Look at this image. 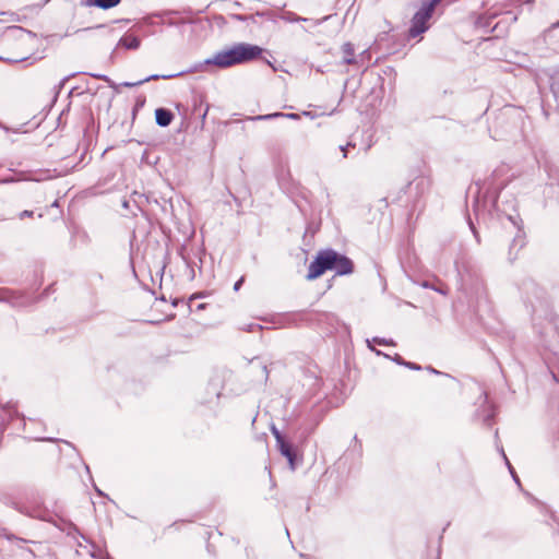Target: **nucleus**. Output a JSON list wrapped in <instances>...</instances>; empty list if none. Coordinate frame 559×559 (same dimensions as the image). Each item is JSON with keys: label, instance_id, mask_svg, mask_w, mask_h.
<instances>
[{"label": "nucleus", "instance_id": "f257e3e1", "mask_svg": "<svg viewBox=\"0 0 559 559\" xmlns=\"http://www.w3.org/2000/svg\"><path fill=\"white\" fill-rule=\"evenodd\" d=\"M262 53V48L257 45L241 43L227 50L217 52L213 58L205 60V64H214L219 68H228L235 64L251 61Z\"/></svg>", "mask_w": 559, "mask_h": 559}, {"label": "nucleus", "instance_id": "f03ea898", "mask_svg": "<svg viewBox=\"0 0 559 559\" xmlns=\"http://www.w3.org/2000/svg\"><path fill=\"white\" fill-rule=\"evenodd\" d=\"M431 185L430 178L423 174L415 176L407 185L400 191L399 200L404 202V206L412 215L418 207L421 197L429 190Z\"/></svg>", "mask_w": 559, "mask_h": 559}, {"label": "nucleus", "instance_id": "7ed1b4c3", "mask_svg": "<svg viewBox=\"0 0 559 559\" xmlns=\"http://www.w3.org/2000/svg\"><path fill=\"white\" fill-rule=\"evenodd\" d=\"M437 5L431 0H421L419 9L411 20L407 32L409 38H416L430 28V20Z\"/></svg>", "mask_w": 559, "mask_h": 559}, {"label": "nucleus", "instance_id": "20e7f679", "mask_svg": "<svg viewBox=\"0 0 559 559\" xmlns=\"http://www.w3.org/2000/svg\"><path fill=\"white\" fill-rule=\"evenodd\" d=\"M335 261V251L323 250L318 253L316 259L310 263L307 278L312 281L320 277L325 271L332 270Z\"/></svg>", "mask_w": 559, "mask_h": 559}, {"label": "nucleus", "instance_id": "39448f33", "mask_svg": "<svg viewBox=\"0 0 559 559\" xmlns=\"http://www.w3.org/2000/svg\"><path fill=\"white\" fill-rule=\"evenodd\" d=\"M543 43L554 50L559 49V21L552 23L542 34Z\"/></svg>", "mask_w": 559, "mask_h": 559}, {"label": "nucleus", "instance_id": "423d86ee", "mask_svg": "<svg viewBox=\"0 0 559 559\" xmlns=\"http://www.w3.org/2000/svg\"><path fill=\"white\" fill-rule=\"evenodd\" d=\"M338 275H345L353 272V263L346 257L340 255L335 252V261L333 262V267Z\"/></svg>", "mask_w": 559, "mask_h": 559}, {"label": "nucleus", "instance_id": "0eeeda50", "mask_svg": "<svg viewBox=\"0 0 559 559\" xmlns=\"http://www.w3.org/2000/svg\"><path fill=\"white\" fill-rule=\"evenodd\" d=\"M522 293L525 295V302L533 305V299L531 297V294L534 295V297L538 298L540 294V288L533 282V281H526L522 284L521 287Z\"/></svg>", "mask_w": 559, "mask_h": 559}, {"label": "nucleus", "instance_id": "6e6552de", "mask_svg": "<svg viewBox=\"0 0 559 559\" xmlns=\"http://www.w3.org/2000/svg\"><path fill=\"white\" fill-rule=\"evenodd\" d=\"M173 117V114L167 109L158 108L155 110L156 123L160 127L169 126Z\"/></svg>", "mask_w": 559, "mask_h": 559}, {"label": "nucleus", "instance_id": "1a4fd4ad", "mask_svg": "<svg viewBox=\"0 0 559 559\" xmlns=\"http://www.w3.org/2000/svg\"><path fill=\"white\" fill-rule=\"evenodd\" d=\"M484 396V409H483V423L487 426L491 425V421L495 417V409L493 406L487 403V393L483 392Z\"/></svg>", "mask_w": 559, "mask_h": 559}, {"label": "nucleus", "instance_id": "9d476101", "mask_svg": "<svg viewBox=\"0 0 559 559\" xmlns=\"http://www.w3.org/2000/svg\"><path fill=\"white\" fill-rule=\"evenodd\" d=\"M475 185L477 187V197L475 198V201L473 203V211H474L476 217L478 218L479 216L485 214L487 205H486V201H480V199H479V194L483 190V187L479 186V182H476Z\"/></svg>", "mask_w": 559, "mask_h": 559}, {"label": "nucleus", "instance_id": "9b49d317", "mask_svg": "<svg viewBox=\"0 0 559 559\" xmlns=\"http://www.w3.org/2000/svg\"><path fill=\"white\" fill-rule=\"evenodd\" d=\"M120 0H83V4L86 7H97L100 9H110L116 7Z\"/></svg>", "mask_w": 559, "mask_h": 559}, {"label": "nucleus", "instance_id": "f8f14e48", "mask_svg": "<svg viewBox=\"0 0 559 559\" xmlns=\"http://www.w3.org/2000/svg\"><path fill=\"white\" fill-rule=\"evenodd\" d=\"M181 73H179L180 75ZM175 76H178V74H167V75H158V74H153V75H150L143 80H140L138 82H123L122 83V86L124 87H134V86H138V85H141L145 82H148V81H152V80H158V79H164V80H168V79H173Z\"/></svg>", "mask_w": 559, "mask_h": 559}, {"label": "nucleus", "instance_id": "ddd939ff", "mask_svg": "<svg viewBox=\"0 0 559 559\" xmlns=\"http://www.w3.org/2000/svg\"><path fill=\"white\" fill-rule=\"evenodd\" d=\"M119 46L127 49H138L140 47V39L132 35H126L119 40Z\"/></svg>", "mask_w": 559, "mask_h": 559}, {"label": "nucleus", "instance_id": "4468645a", "mask_svg": "<svg viewBox=\"0 0 559 559\" xmlns=\"http://www.w3.org/2000/svg\"><path fill=\"white\" fill-rule=\"evenodd\" d=\"M277 447L280 449V452L288 459L289 463H290V466L292 468H294V454L292 452V449H290V445L285 441L283 440L282 442H278L277 443Z\"/></svg>", "mask_w": 559, "mask_h": 559}, {"label": "nucleus", "instance_id": "2eb2a0df", "mask_svg": "<svg viewBox=\"0 0 559 559\" xmlns=\"http://www.w3.org/2000/svg\"><path fill=\"white\" fill-rule=\"evenodd\" d=\"M278 117H287L290 119H297L298 115L296 114H283V112H274V114H267V115H260L257 117L251 118L252 120H270Z\"/></svg>", "mask_w": 559, "mask_h": 559}, {"label": "nucleus", "instance_id": "dca6fc26", "mask_svg": "<svg viewBox=\"0 0 559 559\" xmlns=\"http://www.w3.org/2000/svg\"><path fill=\"white\" fill-rule=\"evenodd\" d=\"M342 50L344 53V57H343L344 62L347 64L353 63L354 62V59H353L354 48H353L352 44H349V43L344 44L342 47Z\"/></svg>", "mask_w": 559, "mask_h": 559}, {"label": "nucleus", "instance_id": "f3484780", "mask_svg": "<svg viewBox=\"0 0 559 559\" xmlns=\"http://www.w3.org/2000/svg\"><path fill=\"white\" fill-rule=\"evenodd\" d=\"M366 343L368 345V347L374 352L377 355H381L382 353L380 350H378L376 348V345L378 346H382L384 345V338H380V337H373L372 340H366Z\"/></svg>", "mask_w": 559, "mask_h": 559}, {"label": "nucleus", "instance_id": "a211bd4d", "mask_svg": "<svg viewBox=\"0 0 559 559\" xmlns=\"http://www.w3.org/2000/svg\"><path fill=\"white\" fill-rule=\"evenodd\" d=\"M432 289L441 295H444V296L448 295V293H449V288L443 284H441L439 286H435V287H432Z\"/></svg>", "mask_w": 559, "mask_h": 559}, {"label": "nucleus", "instance_id": "6ab92c4d", "mask_svg": "<svg viewBox=\"0 0 559 559\" xmlns=\"http://www.w3.org/2000/svg\"><path fill=\"white\" fill-rule=\"evenodd\" d=\"M468 225H469V228L476 239V241L479 243L480 242V238H479V235H478V231L474 225V223L471 221V218H468Z\"/></svg>", "mask_w": 559, "mask_h": 559}, {"label": "nucleus", "instance_id": "aec40b11", "mask_svg": "<svg viewBox=\"0 0 559 559\" xmlns=\"http://www.w3.org/2000/svg\"><path fill=\"white\" fill-rule=\"evenodd\" d=\"M386 359H392L393 361L401 366H404L405 364V360L397 354L394 357H391L389 354H386Z\"/></svg>", "mask_w": 559, "mask_h": 559}, {"label": "nucleus", "instance_id": "412c9836", "mask_svg": "<svg viewBox=\"0 0 559 559\" xmlns=\"http://www.w3.org/2000/svg\"><path fill=\"white\" fill-rule=\"evenodd\" d=\"M404 366L408 369H412V370H421V366L420 365H417L415 362H411V361H405Z\"/></svg>", "mask_w": 559, "mask_h": 559}, {"label": "nucleus", "instance_id": "4be33fe9", "mask_svg": "<svg viewBox=\"0 0 559 559\" xmlns=\"http://www.w3.org/2000/svg\"><path fill=\"white\" fill-rule=\"evenodd\" d=\"M500 452H501V454H502V456H503V459H504V461H506V463H507V465H508V468H509V471H510L511 475H512V476H513V475H516V474H515V472H514V469H513V467L511 466V464H510V462H509L508 457L506 456V453H504L503 449H501V450H500Z\"/></svg>", "mask_w": 559, "mask_h": 559}, {"label": "nucleus", "instance_id": "5701e85b", "mask_svg": "<svg viewBox=\"0 0 559 559\" xmlns=\"http://www.w3.org/2000/svg\"><path fill=\"white\" fill-rule=\"evenodd\" d=\"M272 432H273L277 443L282 442L284 440V438L281 435V432L275 427H272Z\"/></svg>", "mask_w": 559, "mask_h": 559}, {"label": "nucleus", "instance_id": "b1692460", "mask_svg": "<svg viewBox=\"0 0 559 559\" xmlns=\"http://www.w3.org/2000/svg\"><path fill=\"white\" fill-rule=\"evenodd\" d=\"M395 75H396L395 71L392 68L386 67V73H385L386 79H389L391 81L392 79H395Z\"/></svg>", "mask_w": 559, "mask_h": 559}, {"label": "nucleus", "instance_id": "393cba45", "mask_svg": "<svg viewBox=\"0 0 559 559\" xmlns=\"http://www.w3.org/2000/svg\"><path fill=\"white\" fill-rule=\"evenodd\" d=\"M507 217H508V219H509V221H510L514 226H516V227L519 228V230L521 229V228H520V226H519V223H518V218H516V217H513L512 215H508Z\"/></svg>", "mask_w": 559, "mask_h": 559}, {"label": "nucleus", "instance_id": "a878e982", "mask_svg": "<svg viewBox=\"0 0 559 559\" xmlns=\"http://www.w3.org/2000/svg\"><path fill=\"white\" fill-rule=\"evenodd\" d=\"M424 288H430L432 289V287H435L436 285L428 282V281H424L421 284H420Z\"/></svg>", "mask_w": 559, "mask_h": 559}, {"label": "nucleus", "instance_id": "bb28decb", "mask_svg": "<svg viewBox=\"0 0 559 559\" xmlns=\"http://www.w3.org/2000/svg\"><path fill=\"white\" fill-rule=\"evenodd\" d=\"M243 283V277H241L240 280H238L235 285H234V289L237 292L239 290L240 286L242 285Z\"/></svg>", "mask_w": 559, "mask_h": 559}, {"label": "nucleus", "instance_id": "cd10ccee", "mask_svg": "<svg viewBox=\"0 0 559 559\" xmlns=\"http://www.w3.org/2000/svg\"><path fill=\"white\" fill-rule=\"evenodd\" d=\"M352 144L348 143L347 145L343 146L341 145L340 146V150L343 152V157H346V151H347V147H349Z\"/></svg>", "mask_w": 559, "mask_h": 559}, {"label": "nucleus", "instance_id": "c85d7f7f", "mask_svg": "<svg viewBox=\"0 0 559 559\" xmlns=\"http://www.w3.org/2000/svg\"><path fill=\"white\" fill-rule=\"evenodd\" d=\"M491 206L498 210V195H496L491 201Z\"/></svg>", "mask_w": 559, "mask_h": 559}, {"label": "nucleus", "instance_id": "c756f323", "mask_svg": "<svg viewBox=\"0 0 559 559\" xmlns=\"http://www.w3.org/2000/svg\"><path fill=\"white\" fill-rule=\"evenodd\" d=\"M33 215V212H29V211H23L21 214H20V217L21 218H24L25 216H32Z\"/></svg>", "mask_w": 559, "mask_h": 559}, {"label": "nucleus", "instance_id": "7c9ffc66", "mask_svg": "<svg viewBox=\"0 0 559 559\" xmlns=\"http://www.w3.org/2000/svg\"><path fill=\"white\" fill-rule=\"evenodd\" d=\"M427 370H428L429 372H431V373H435V374H440V373H441L440 371L436 370L435 368H432V367H430V366H428V367H427Z\"/></svg>", "mask_w": 559, "mask_h": 559}, {"label": "nucleus", "instance_id": "2f4dec72", "mask_svg": "<svg viewBox=\"0 0 559 559\" xmlns=\"http://www.w3.org/2000/svg\"><path fill=\"white\" fill-rule=\"evenodd\" d=\"M385 344H386V346H390V345H394V342L392 340L386 338Z\"/></svg>", "mask_w": 559, "mask_h": 559}, {"label": "nucleus", "instance_id": "473e14b6", "mask_svg": "<svg viewBox=\"0 0 559 559\" xmlns=\"http://www.w3.org/2000/svg\"><path fill=\"white\" fill-rule=\"evenodd\" d=\"M512 477H513V479H514V481H515L516 484H520V479H519L518 475H513Z\"/></svg>", "mask_w": 559, "mask_h": 559}]
</instances>
